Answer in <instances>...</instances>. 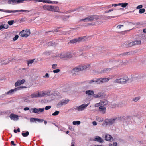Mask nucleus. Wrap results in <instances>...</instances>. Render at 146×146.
<instances>
[{
  "mask_svg": "<svg viewBox=\"0 0 146 146\" xmlns=\"http://www.w3.org/2000/svg\"><path fill=\"white\" fill-rule=\"evenodd\" d=\"M100 17L98 15H94L88 16L86 18L80 19V21H85V22L92 21L94 19L97 20L99 19Z\"/></svg>",
  "mask_w": 146,
  "mask_h": 146,
  "instance_id": "1",
  "label": "nucleus"
},
{
  "mask_svg": "<svg viewBox=\"0 0 146 146\" xmlns=\"http://www.w3.org/2000/svg\"><path fill=\"white\" fill-rule=\"evenodd\" d=\"M30 34V30L29 29H27L25 30H23L21 31L19 33V35L21 37H27Z\"/></svg>",
  "mask_w": 146,
  "mask_h": 146,
  "instance_id": "2",
  "label": "nucleus"
},
{
  "mask_svg": "<svg viewBox=\"0 0 146 146\" xmlns=\"http://www.w3.org/2000/svg\"><path fill=\"white\" fill-rule=\"evenodd\" d=\"M0 11H3L6 13H16L19 12H29V10H3L0 9Z\"/></svg>",
  "mask_w": 146,
  "mask_h": 146,
  "instance_id": "3",
  "label": "nucleus"
},
{
  "mask_svg": "<svg viewBox=\"0 0 146 146\" xmlns=\"http://www.w3.org/2000/svg\"><path fill=\"white\" fill-rule=\"evenodd\" d=\"M69 99L67 100H62L59 102L57 104V107L58 108L61 107L63 105H65L67 104L69 102Z\"/></svg>",
  "mask_w": 146,
  "mask_h": 146,
  "instance_id": "4",
  "label": "nucleus"
},
{
  "mask_svg": "<svg viewBox=\"0 0 146 146\" xmlns=\"http://www.w3.org/2000/svg\"><path fill=\"white\" fill-rule=\"evenodd\" d=\"M88 105V104H83L80 106L79 107H77L76 108V110L79 111H82L84 110Z\"/></svg>",
  "mask_w": 146,
  "mask_h": 146,
  "instance_id": "5",
  "label": "nucleus"
},
{
  "mask_svg": "<svg viewBox=\"0 0 146 146\" xmlns=\"http://www.w3.org/2000/svg\"><path fill=\"white\" fill-rule=\"evenodd\" d=\"M24 1V0H9L8 1V3L9 4H16L22 3Z\"/></svg>",
  "mask_w": 146,
  "mask_h": 146,
  "instance_id": "6",
  "label": "nucleus"
},
{
  "mask_svg": "<svg viewBox=\"0 0 146 146\" xmlns=\"http://www.w3.org/2000/svg\"><path fill=\"white\" fill-rule=\"evenodd\" d=\"M31 110H33L32 113H39V112H42L44 111V108H42L37 109L36 108H34Z\"/></svg>",
  "mask_w": 146,
  "mask_h": 146,
  "instance_id": "7",
  "label": "nucleus"
},
{
  "mask_svg": "<svg viewBox=\"0 0 146 146\" xmlns=\"http://www.w3.org/2000/svg\"><path fill=\"white\" fill-rule=\"evenodd\" d=\"M106 109L105 106H100L99 108L98 111L102 114H104L106 113Z\"/></svg>",
  "mask_w": 146,
  "mask_h": 146,
  "instance_id": "8",
  "label": "nucleus"
},
{
  "mask_svg": "<svg viewBox=\"0 0 146 146\" xmlns=\"http://www.w3.org/2000/svg\"><path fill=\"white\" fill-rule=\"evenodd\" d=\"M33 1H35L38 2H43L46 3H48L49 4H56L58 2L53 1L52 2L50 0H32Z\"/></svg>",
  "mask_w": 146,
  "mask_h": 146,
  "instance_id": "9",
  "label": "nucleus"
},
{
  "mask_svg": "<svg viewBox=\"0 0 146 146\" xmlns=\"http://www.w3.org/2000/svg\"><path fill=\"white\" fill-rule=\"evenodd\" d=\"M25 87H22V86H20L19 87H18L17 88H15L14 89H11L9 90V91L7 92H6V94H12L14 92V91H16L17 90H20L22 88H23Z\"/></svg>",
  "mask_w": 146,
  "mask_h": 146,
  "instance_id": "10",
  "label": "nucleus"
},
{
  "mask_svg": "<svg viewBox=\"0 0 146 146\" xmlns=\"http://www.w3.org/2000/svg\"><path fill=\"white\" fill-rule=\"evenodd\" d=\"M25 82V80L24 79H22V80H19L15 82V86L16 87L18 86L21 84H23Z\"/></svg>",
  "mask_w": 146,
  "mask_h": 146,
  "instance_id": "11",
  "label": "nucleus"
},
{
  "mask_svg": "<svg viewBox=\"0 0 146 146\" xmlns=\"http://www.w3.org/2000/svg\"><path fill=\"white\" fill-rule=\"evenodd\" d=\"M83 38L81 37H79L78 38L72 39L70 40V42L71 43H74L77 42H79L81 41Z\"/></svg>",
  "mask_w": 146,
  "mask_h": 146,
  "instance_id": "12",
  "label": "nucleus"
},
{
  "mask_svg": "<svg viewBox=\"0 0 146 146\" xmlns=\"http://www.w3.org/2000/svg\"><path fill=\"white\" fill-rule=\"evenodd\" d=\"M120 79L121 81V84L125 83L127 81H128L129 80L128 78L126 76H125L122 78H120Z\"/></svg>",
  "mask_w": 146,
  "mask_h": 146,
  "instance_id": "13",
  "label": "nucleus"
},
{
  "mask_svg": "<svg viewBox=\"0 0 146 146\" xmlns=\"http://www.w3.org/2000/svg\"><path fill=\"white\" fill-rule=\"evenodd\" d=\"M10 117L11 120H17L18 119V116L13 114H11L10 115Z\"/></svg>",
  "mask_w": 146,
  "mask_h": 146,
  "instance_id": "14",
  "label": "nucleus"
},
{
  "mask_svg": "<svg viewBox=\"0 0 146 146\" xmlns=\"http://www.w3.org/2000/svg\"><path fill=\"white\" fill-rule=\"evenodd\" d=\"M93 140L99 142L101 143H103V139L101 137L98 136H96V137Z\"/></svg>",
  "mask_w": 146,
  "mask_h": 146,
  "instance_id": "15",
  "label": "nucleus"
},
{
  "mask_svg": "<svg viewBox=\"0 0 146 146\" xmlns=\"http://www.w3.org/2000/svg\"><path fill=\"white\" fill-rule=\"evenodd\" d=\"M98 16L100 17L99 19L102 18L103 20H107L108 19L113 18L112 16L110 17V16L106 15H98Z\"/></svg>",
  "mask_w": 146,
  "mask_h": 146,
  "instance_id": "16",
  "label": "nucleus"
},
{
  "mask_svg": "<svg viewBox=\"0 0 146 146\" xmlns=\"http://www.w3.org/2000/svg\"><path fill=\"white\" fill-rule=\"evenodd\" d=\"M105 139L107 141H111L113 140V138L110 135L107 134L105 137Z\"/></svg>",
  "mask_w": 146,
  "mask_h": 146,
  "instance_id": "17",
  "label": "nucleus"
},
{
  "mask_svg": "<svg viewBox=\"0 0 146 146\" xmlns=\"http://www.w3.org/2000/svg\"><path fill=\"white\" fill-rule=\"evenodd\" d=\"M72 57V55L70 53H68L65 54H64V56L63 55L61 56V58H71Z\"/></svg>",
  "mask_w": 146,
  "mask_h": 146,
  "instance_id": "18",
  "label": "nucleus"
},
{
  "mask_svg": "<svg viewBox=\"0 0 146 146\" xmlns=\"http://www.w3.org/2000/svg\"><path fill=\"white\" fill-rule=\"evenodd\" d=\"M95 82L97 83V84H100L101 83H102V80L101 78H99L95 80H92L90 81L89 83L90 84L94 82Z\"/></svg>",
  "mask_w": 146,
  "mask_h": 146,
  "instance_id": "19",
  "label": "nucleus"
},
{
  "mask_svg": "<svg viewBox=\"0 0 146 146\" xmlns=\"http://www.w3.org/2000/svg\"><path fill=\"white\" fill-rule=\"evenodd\" d=\"M108 101H107L105 99L103 100L100 102V106H105L106 105H107L108 104Z\"/></svg>",
  "mask_w": 146,
  "mask_h": 146,
  "instance_id": "20",
  "label": "nucleus"
},
{
  "mask_svg": "<svg viewBox=\"0 0 146 146\" xmlns=\"http://www.w3.org/2000/svg\"><path fill=\"white\" fill-rule=\"evenodd\" d=\"M126 47H131L134 45L133 41L130 42H126L125 43Z\"/></svg>",
  "mask_w": 146,
  "mask_h": 146,
  "instance_id": "21",
  "label": "nucleus"
},
{
  "mask_svg": "<svg viewBox=\"0 0 146 146\" xmlns=\"http://www.w3.org/2000/svg\"><path fill=\"white\" fill-rule=\"evenodd\" d=\"M51 6L49 5H44L42 6L43 9L45 10H47L48 11H50L51 7Z\"/></svg>",
  "mask_w": 146,
  "mask_h": 146,
  "instance_id": "22",
  "label": "nucleus"
},
{
  "mask_svg": "<svg viewBox=\"0 0 146 146\" xmlns=\"http://www.w3.org/2000/svg\"><path fill=\"white\" fill-rule=\"evenodd\" d=\"M116 119H110L108 121V122L106 121V122L109 125H111L114 123Z\"/></svg>",
  "mask_w": 146,
  "mask_h": 146,
  "instance_id": "23",
  "label": "nucleus"
},
{
  "mask_svg": "<svg viewBox=\"0 0 146 146\" xmlns=\"http://www.w3.org/2000/svg\"><path fill=\"white\" fill-rule=\"evenodd\" d=\"M50 11H52L54 12H58V10L59 9L58 7H54L51 6Z\"/></svg>",
  "mask_w": 146,
  "mask_h": 146,
  "instance_id": "24",
  "label": "nucleus"
},
{
  "mask_svg": "<svg viewBox=\"0 0 146 146\" xmlns=\"http://www.w3.org/2000/svg\"><path fill=\"white\" fill-rule=\"evenodd\" d=\"M37 93L38 97H42L46 95V94L43 91L38 92Z\"/></svg>",
  "mask_w": 146,
  "mask_h": 146,
  "instance_id": "25",
  "label": "nucleus"
},
{
  "mask_svg": "<svg viewBox=\"0 0 146 146\" xmlns=\"http://www.w3.org/2000/svg\"><path fill=\"white\" fill-rule=\"evenodd\" d=\"M111 70V68H105L103 70H102L100 73H106L108 72Z\"/></svg>",
  "mask_w": 146,
  "mask_h": 146,
  "instance_id": "26",
  "label": "nucleus"
},
{
  "mask_svg": "<svg viewBox=\"0 0 146 146\" xmlns=\"http://www.w3.org/2000/svg\"><path fill=\"white\" fill-rule=\"evenodd\" d=\"M103 96L101 92H100L97 94H93V97L95 98L100 97Z\"/></svg>",
  "mask_w": 146,
  "mask_h": 146,
  "instance_id": "27",
  "label": "nucleus"
},
{
  "mask_svg": "<svg viewBox=\"0 0 146 146\" xmlns=\"http://www.w3.org/2000/svg\"><path fill=\"white\" fill-rule=\"evenodd\" d=\"M86 93L88 95H91L94 94V92L93 90H88L86 91Z\"/></svg>",
  "mask_w": 146,
  "mask_h": 146,
  "instance_id": "28",
  "label": "nucleus"
},
{
  "mask_svg": "<svg viewBox=\"0 0 146 146\" xmlns=\"http://www.w3.org/2000/svg\"><path fill=\"white\" fill-rule=\"evenodd\" d=\"M101 78V79L102 83L108 82V81L110 79V78Z\"/></svg>",
  "mask_w": 146,
  "mask_h": 146,
  "instance_id": "29",
  "label": "nucleus"
},
{
  "mask_svg": "<svg viewBox=\"0 0 146 146\" xmlns=\"http://www.w3.org/2000/svg\"><path fill=\"white\" fill-rule=\"evenodd\" d=\"M80 66L78 67L75 68L72 70V72H78L82 70Z\"/></svg>",
  "mask_w": 146,
  "mask_h": 146,
  "instance_id": "30",
  "label": "nucleus"
},
{
  "mask_svg": "<svg viewBox=\"0 0 146 146\" xmlns=\"http://www.w3.org/2000/svg\"><path fill=\"white\" fill-rule=\"evenodd\" d=\"M24 131H23L22 133V135L24 137H26L29 135V133L28 131H27L25 133H23Z\"/></svg>",
  "mask_w": 146,
  "mask_h": 146,
  "instance_id": "31",
  "label": "nucleus"
},
{
  "mask_svg": "<svg viewBox=\"0 0 146 146\" xmlns=\"http://www.w3.org/2000/svg\"><path fill=\"white\" fill-rule=\"evenodd\" d=\"M89 65H87L81 66H80L81 69H82V70L89 67Z\"/></svg>",
  "mask_w": 146,
  "mask_h": 146,
  "instance_id": "32",
  "label": "nucleus"
},
{
  "mask_svg": "<svg viewBox=\"0 0 146 146\" xmlns=\"http://www.w3.org/2000/svg\"><path fill=\"white\" fill-rule=\"evenodd\" d=\"M133 42L134 44V45L140 44L141 43V40H135Z\"/></svg>",
  "mask_w": 146,
  "mask_h": 146,
  "instance_id": "33",
  "label": "nucleus"
},
{
  "mask_svg": "<svg viewBox=\"0 0 146 146\" xmlns=\"http://www.w3.org/2000/svg\"><path fill=\"white\" fill-rule=\"evenodd\" d=\"M32 98H37L38 97L37 93H33L31 94L30 96Z\"/></svg>",
  "mask_w": 146,
  "mask_h": 146,
  "instance_id": "34",
  "label": "nucleus"
},
{
  "mask_svg": "<svg viewBox=\"0 0 146 146\" xmlns=\"http://www.w3.org/2000/svg\"><path fill=\"white\" fill-rule=\"evenodd\" d=\"M35 59H33L31 60H30L27 61L28 65L29 66V64H31L32 63H33L35 61Z\"/></svg>",
  "mask_w": 146,
  "mask_h": 146,
  "instance_id": "35",
  "label": "nucleus"
},
{
  "mask_svg": "<svg viewBox=\"0 0 146 146\" xmlns=\"http://www.w3.org/2000/svg\"><path fill=\"white\" fill-rule=\"evenodd\" d=\"M140 96L135 97L133 98V101L135 102H137L140 99Z\"/></svg>",
  "mask_w": 146,
  "mask_h": 146,
  "instance_id": "36",
  "label": "nucleus"
},
{
  "mask_svg": "<svg viewBox=\"0 0 146 146\" xmlns=\"http://www.w3.org/2000/svg\"><path fill=\"white\" fill-rule=\"evenodd\" d=\"M37 118H31L30 119V122H36Z\"/></svg>",
  "mask_w": 146,
  "mask_h": 146,
  "instance_id": "37",
  "label": "nucleus"
},
{
  "mask_svg": "<svg viewBox=\"0 0 146 146\" xmlns=\"http://www.w3.org/2000/svg\"><path fill=\"white\" fill-rule=\"evenodd\" d=\"M128 3H121V7H122L125 8L128 5Z\"/></svg>",
  "mask_w": 146,
  "mask_h": 146,
  "instance_id": "38",
  "label": "nucleus"
},
{
  "mask_svg": "<svg viewBox=\"0 0 146 146\" xmlns=\"http://www.w3.org/2000/svg\"><path fill=\"white\" fill-rule=\"evenodd\" d=\"M60 112L59 111H56L52 114V115L53 116H55L58 115L59 114Z\"/></svg>",
  "mask_w": 146,
  "mask_h": 146,
  "instance_id": "39",
  "label": "nucleus"
},
{
  "mask_svg": "<svg viewBox=\"0 0 146 146\" xmlns=\"http://www.w3.org/2000/svg\"><path fill=\"white\" fill-rule=\"evenodd\" d=\"M80 121H74L73 122V124L74 125H79L80 123Z\"/></svg>",
  "mask_w": 146,
  "mask_h": 146,
  "instance_id": "40",
  "label": "nucleus"
},
{
  "mask_svg": "<svg viewBox=\"0 0 146 146\" xmlns=\"http://www.w3.org/2000/svg\"><path fill=\"white\" fill-rule=\"evenodd\" d=\"M145 10L144 9L142 8L141 9H139V12L140 14H141L145 12Z\"/></svg>",
  "mask_w": 146,
  "mask_h": 146,
  "instance_id": "41",
  "label": "nucleus"
},
{
  "mask_svg": "<svg viewBox=\"0 0 146 146\" xmlns=\"http://www.w3.org/2000/svg\"><path fill=\"white\" fill-rule=\"evenodd\" d=\"M117 143L116 142H113L112 144L111 143H110L109 144V146H116L117 145Z\"/></svg>",
  "mask_w": 146,
  "mask_h": 146,
  "instance_id": "42",
  "label": "nucleus"
},
{
  "mask_svg": "<svg viewBox=\"0 0 146 146\" xmlns=\"http://www.w3.org/2000/svg\"><path fill=\"white\" fill-rule=\"evenodd\" d=\"M14 21V20H10L8 21V23L9 25H11L13 24Z\"/></svg>",
  "mask_w": 146,
  "mask_h": 146,
  "instance_id": "43",
  "label": "nucleus"
},
{
  "mask_svg": "<svg viewBox=\"0 0 146 146\" xmlns=\"http://www.w3.org/2000/svg\"><path fill=\"white\" fill-rule=\"evenodd\" d=\"M114 82L118 83L121 84V81L120 80V79H116L114 81Z\"/></svg>",
  "mask_w": 146,
  "mask_h": 146,
  "instance_id": "44",
  "label": "nucleus"
},
{
  "mask_svg": "<svg viewBox=\"0 0 146 146\" xmlns=\"http://www.w3.org/2000/svg\"><path fill=\"white\" fill-rule=\"evenodd\" d=\"M44 121V120L43 119H40L37 118L36 121H38L39 122H42Z\"/></svg>",
  "mask_w": 146,
  "mask_h": 146,
  "instance_id": "45",
  "label": "nucleus"
},
{
  "mask_svg": "<svg viewBox=\"0 0 146 146\" xmlns=\"http://www.w3.org/2000/svg\"><path fill=\"white\" fill-rule=\"evenodd\" d=\"M60 71V70L59 69L53 70V72L54 73H58Z\"/></svg>",
  "mask_w": 146,
  "mask_h": 146,
  "instance_id": "46",
  "label": "nucleus"
},
{
  "mask_svg": "<svg viewBox=\"0 0 146 146\" xmlns=\"http://www.w3.org/2000/svg\"><path fill=\"white\" fill-rule=\"evenodd\" d=\"M18 37L19 36L18 35H16L13 38V40L14 41L16 40L18 38Z\"/></svg>",
  "mask_w": 146,
  "mask_h": 146,
  "instance_id": "47",
  "label": "nucleus"
},
{
  "mask_svg": "<svg viewBox=\"0 0 146 146\" xmlns=\"http://www.w3.org/2000/svg\"><path fill=\"white\" fill-rule=\"evenodd\" d=\"M80 9H81V8L80 7L78 8H76V9H75L74 10H70V11L69 12H73L75 11H76V10H78L80 11Z\"/></svg>",
  "mask_w": 146,
  "mask_h": 146,
  "instance_id": "48",
  "label": "nucleus"
},
{
  "mask_svg": "<svg viewBox=\"0 0 146 146\" xmlns=\"http://www.w3.org/2000/svg\"><path fill=\"white\" fill-rule=\"evenodd\" d=\"M51 108L50 106H46L45 108V109L46 110H48Z\"/></svg>",
  "mask_w": 146,
  "mask_h": 146,
  "instance_id": "49",
  "label": "nucleus"
},
{
  "mask_svg": "<svg viewBox=\"0 0 146 146\" xmlns=\"http://www.w3.org/2000/svg\"><path fill=\"white\" fill-rule=\"evenodd\" d=\"M123 25H118L117 27V28L118 29H120L122 27H123Z\"/></svg>",
  "mask_w": 146,
  "mask_h": 146,
  "instance_id": "50",
  "label": "nucleus"
},
{
  "mask_svg": "<svg viewBox=\"0 0 146 146\" xmlns=\"http://www.w3.org/2000/svg\"><path fill=\"white\" fill-rule=\"evenodd\" d=\"M11 144L12 146L13 145V146H16V144L14 143V141H11Z\"/></svg>",
  "mask_w": 146,
  "mask_h": 146,
  "instance_id": "51",
  "label": "nucleus"
},
{
  "mask_svg": "<svg viewBox=\"0 0 146 146\" xmlns=\"http://www.w3.org/2000/svg\"><path fill=\"white\" fill-rule=\"evenodd\" d=\"M100 106V102L99 103L96 104L95 105V107H98Z\"/></svg>",
  "mask_w": 146,
  "mask_h": 146,
  "instance_id": "52",
  "label": "nucleus"
},
{
  "mask_svg": "<svg viewBox=\"0 0 146 146\" xmlns=\"http://www.w3.org/2000/svg\"><path fill=\"white\" fill-rule=\"evenodd\" d=\"M7 27L5 28L3 25H1L0 26V30L3 28H7Z\"/></svg>",
  "mask_w": 146,
  "mask_h": 146,
  "instance_id": "53",
  "label": "nucleus"
},
{
  "mask_svg": "<svg viewBox=\"0 0 146 146\" xmlns=\"http://www.w3.org/2000/svg\"><path fill=\"white\" fill-rule=\"evenodd\" d=\"M57 66V64H54L52 65V68L54 69L56 68V67Z\"/></svg>",
  "mask_w": 146,
  "mask_h": 146,
  "instance_id": "54",
  "label": "nucleus"
},
{
  "mask_svg": "<svg viewBox=\"0 0 146 146\" xmlns=\"http://www.w3.org/2000/svg\"><path fill=\"white\" fill-rule=\"evenodd\" d=\"M143 6L142 5H138V6L137 7V9H141V8Z\"/></svg>",
  "mask_w": 146,
  "mask_h": 146,
  "instance_id": "55",
  "label": "nucleus"
},
{
  "mask_svg": "<svg viewBox=\"0 0 146 146\" xmlns=\"http://www.w3.org/2000/svg\"><path fill=\"white\" fill-rule=\"evenodd\" d=\"M113 9H110V10H109L108 11H106L105 12V13H109L110 12H111L112 11H113Z\"/></svg>",
  "mask_w": 146,
  "mask_h": 146,
  "instance_id": "56",
  "label": "nucleus"
},
{
  "mask_svg": "<svg viewBox=\"0 0 146 146\" xmlns=\"http://www.w3.org/2000/svg\"><path fill=\"white\" fill-rule=\"evenodd\" d=\"M49 74L48 73H46L45 74V76H43L44 77H47L48 78L49 77Z\"/></svg>",
  "mask_w": 146,
  "mask_h": 146,
  "instance_id": "57",
  "label": "nucleus"
},
{
  "mask_svg": "<svg viewBox=\"0 0 146 146\" xmlns=\"http://www.w3.org/2000/svg\"><path fill=\"white\" fill-rule=\"evenodd\" d=\"M95 25V23H88V26H90V25Z\"/></svg>",
  "mask_w": 146,
  "mask_h": 146,
  "instance_id": "58",
  "label": "nucleus"
},
{
  "mask_svg": "<svg viewBox=\"0 0 146 146\" xmlns=\"http://www.w3.org/2000/svg\"><path fill=\"white\" fill-rule=\"evenodd\" d=\"M92 123L94 125H97V122L96 121H93Z\"/></svg>",
  "mask_w": 146,
  "mask_h": 146,
  "instance_id": "59",
  "label": "nucleus"
},
{
  "mask_svg": "<svg viewBox=\"0 0 146 146\" xmlns=\"http://www.w3.org/2000/svg\"><path fill=\"white\" fill-rule=\"evenodd\" d=\"M29 109L28 107H25L24 108V110L25 111L28 110Z\"/></svg>",
  "mask_w": 146,
  "mask_h": 146,
  "instance_id": "60",
  "label": "nucleus"
},
{
  "mask_svg": "<svg viewBox=\"0 0 146 146\" xmlns=\"http://www.w3.org/2000/svg\"><path fill=\"white\" fill-rule=\"evenodd\" d=\"M128 52H125L122 54H121V55H122V56L123 55H124V56L128 54Z\"/></svg>",
  "mask_w": 146,
  "mask_h": 146,
  "instance_id": "61",
  "label": "nucleus"
},
{
  "mask_svg": "<svg viewBox=\"0 0 146 146\" xmlns=\"http://www.w3.org/2000/svg\"><path fill=\"white\" fill-rule=\"evenodd\" d=\"M111 5H109L107 7H105V8L106 9H108L111 8Z\"/></svg>",
  "mask_w": 146,
  "mask_h": 146,
  "instance_id": "62",
  "label": "nucleus"
},
{
  "mask_svg": "<svg viewBox=\"0 0 146 146\" xmlns=\"http://www.w3.org/2000/svg\"><path fill=\"white\" fill-rule=\"evenodd\" d=\"M74 142L73 141H72V143H71L72 144L71 146H74Z\"/></svg>",
  "mask_w": 146,
  "mask_h": 146,
  "instance_id": "63",
  "label": "nucleus"
},
{
  "mask_svg": "<svg viewBox=\"0 0 146 146\" xmlns=\"http://www.w3.org/2000/svg\"><path fill=\"white\" fill-rule=\"evenodd\" d=\"M143 31L144 33H146V28L143 29Z\"/></svg>",
  "mask_w": 146,
  "mask_h": 146,
  "instance_id": "64",
  "label": "nucleus"
}]
</instances>
